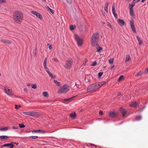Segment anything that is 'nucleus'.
<instances>
[{
	"label": "nucleus",
	"instance_id": "obj_63",
	"mask_svg": "<svg viewBox=\"0 0 148 148\" xmlns=\"http://www.w3.org/2000/svg\"><path fill=\"white\" fill-rule=\"evenodd\" d=\"M15 144H16L17 145H18V143H15Z\"/></svg>",
	"mask_w": 148,
	"mask_h": 148
},
{
	"label": "nucleus",
	"instance_id": "obj_40",
	"mask_svg": "<svg viewBox=\"0 0 148 148\" xmlns=\"http://www.w3.org/2000/svg\"><path fill=\"white\" fill-rule=\"evenodd\" d=\"M6 0H0V3H6Z\"/></svg>",
	"mask_w": 148,
	"mask_h": 148
},
{
	"label": "nucleus",
	"instance_id": "obj_58",
	"mask_svg": "<svg viewBox=\"0 0 148 148\" xmlns=\"http://www.w3.org/2000/svg\"><path fill=\"white\" fill-rule=\"evenodd\" d=\"M85 61L86 62L88 61V60L87 59H85Z\"/></svg>",
	"mask_w": 148,
	"mask_h": 148
},
{
	"label": "nucleus",
	"instance_id": "obj_45",
	"mask_svg": "<svg viewBox=\"0 0 148 148\" xmlns=\"http://www.w3.org/2000/svg\"><path fill=\"white\" fill-rule=\"evenodd\" d=\"M47 60V58H46L45 59V60L44 62V63H43L44 66H45V65H46Z\"/></svg>",
	"mask_w": 148,
	"mask_h": 148
},
{
	"label": "nucleus",
	"instance_id": "obj_55",
	"mask_svg": "<svg viewBox=\"0 0 148 148\" xmlns=\"http://www.w3.org/2000/svg\"><path fill=\"white\" fill-rule=\"evenodd\" d=\"M104 10H105L106 11H108V7L107 6H106L104 8Z\"/></svg>",
	"mask_w": 148,
	"mask_h": 148
},
{
	"label": "nucleus",
	"instance_id": "obj_48",
	"mask_svg": "<svg viewBox=\"0 0 148 148\" xmlns=\"http://www.w3.org/2000/svg\"><path fill=\"white\" fill-rule=\"evenodd\" d=\"M14 146V145L13 144V143H11L9 147H10V148H13Z\"/></svg>",
	"mask_w": 148,
	"mask_h": 148
},
{
	"label": "nucleus",
	"instance_id": "obj_47",
	"mask_svg": "<svg viewBox=\"0 0 148 148\" xmlns=\"http://www.w3.org/2000/svg\"><path fill=\"white\" fill-rule=\"evenodd\" d=\"M31 138L33 139H36L38 138V137L37 136H31Z\"/></svg>",
	"mask_w": 148,
	"mask_h": 148
},
{
	"label": "nucleus",
	"instance_id": "obj_20",
	"mask_svg": "<svg viewBox=\"0 0 148 148\" xmlns=\"http://www.w3.org/2000/svg\"><path fill=\"white\" fill-rule=\"evenodd\" d=\"M8 130V127H0V131H5Z\"/></svg>",
	"mask_w": 148,
	"mask_h": 148
},
{
	"label": "nucleus",
	"instance_id": "obj_1",
	"mask_svg": "<svg viewBox=\"0 0 148 148\" xmlns=\"http://www.w3.org/2000/svg\"><path fill=\"white\" fill-rule=\"evenodd\" d=\"M13 17L15 23L20 24L23 20V14L20 10L15 11L13 13Z\"/></svg>",
	"mask_w": 148,
	"mask_h": 148
},
{
	"label": "nucleus",
	"instance_id": "obj_27",
	"mask_svg": "<svg viewBox=\"0 0 148 148\" xmlns=\"http://www.w3.org/2000/svg\"><path fill=\"white\" fill-rule=\"evenodd\" d=\"M136 38L138 41L139 44L140 45H141L142 43V40L140 39L139 37L138 36H137Z\"/></svg>",
	"mask_w": 148,
	"mask_h": 148
},
{
	"label": "nucleus",
	"instance_id": "obj_15",
	"mask_svg": "<svg viewBox=\"0 0 148 148\" xmlns=\"http://www.w3.org/2000/svg\"><path fill=\"white\" fill-rule=\"evenodd\" d=\"M96 48L97 52L100 53L103 50L102 47H100L99 44L95 46Z\"/></svg>",
	"mask_w": 148,
	"mask_h": 148
},
{
	"label": "nucleus",
	"instance_id": "obj_14",
	"mask_svg": "<svg viewBox=\"0 0 148 148\" xmlns=\"http://www.w3.org/2000/svg\"><path fill=\"white\" fill-rule=\"evenodd\" d=\"M42 95L43 97L45 98H48L49 96V92L46 91L42 92Z\"/></svg>",
	"mask_w": 148,
	"mask_h": 148
},
{
	"label": "nucleus",
	"instance_id": "obj_24",
	"mask_svg": "<svg viewBox=\"0 0 148 148\" xmlns=\"http://www.w3.org/2000/svg\"><path fill=\"white\" fill-rule=\"evenodd\" d=\"M130 13L132 16L134 17L135 16L133 9L130 10Z\"/></svg>",
	"mask_w": 148,
	"mask_h": 148
},
{
	"label": "nucleus",
	"instance_id": "obj_32",
	"mask_svg": "<svg viewBox=\"0 0 148 148\" xmlns=\"http://www.w3.org/2000/svg\"><path fill=\"white\" fill-rule=\"evenodd\" d=\"M143 73L141 71H139L137 73V74L136 75V76H138L139 75H142Z\"/></svg>",
	"mask_w": 148,
	"mask_h": 148
},
{
	"label": "nucleus",
	"instance_id": "obj_50",
	"mask_svg": "<svg viewBox=\"0 0 148 148\" xmlns=\"http://www.w3.org/2000/svg\"><path fill=\"white\" fill-rule=\"evenodd\" d=\"M113 14L115 17L117 18V14L116 13V12L113 13Z\"/></svg>",
	"mask_w": 148,
	"mask_h": 148
},
{
	"label": "nucleus",
	"instance_id": "obj_61",
	"mask_svg": "<svg viewBox=\"0 0 148 148\" xmlns=\"http://www.w3.org/2000/svg\"><path fill=\"white\" fill-rule=\"evenodd\" d=\"M140 0H138L137 1V2H138L140 1Z\"/></svg>",
	"mask_w": 148,
	"mask_h": 148
},
{
	"label": "nucleus",
	"instance_id": "obj_52",
	"mask_svg": "<svg viewBox=\"0 0 148 148\" xmlns=\"http://www.w3.org/2000/svg\"><path fill=\"white\" fill-rule=\"evenodd\" d=\"M112 12L113 13L116 12L115 9L114 7H112Z\"/></svg>",
	"mask_w": 148,
	"mask_h": 148
},
{
	"label": "nucleus",
	"instance_id": "obj_43",
	"mask_svg": "<svg viewBox=\"0 0 148 148\" xmlns=\"http://www.w3.org/2000/svg\"><path fill=\"white\" fill-rule=\"evenodd\" d=\"M97 64V62L96 61H95L92 64H91V66H94L96 65Z\"/></svg>",
	"mask_w": 148,
	"mask_h": 148
},
{
	"label": "nucleus",
	"instance_id": "obj_13",
	"mask_svg": "<svg viewBox=\"0 0 148 148\" xmlns=\"http://www.w3.org/2000/svg\"><path fill=\"white\" fill-rule=\"evenodd\" d=\"M73 97H72L68 99H64L62 100L63 103H68L73 100Z\"/></svg>",
	"mask_w": 148,
	"mask_h": 148
},
{
	"label": "nucleus",
	"instance_id": "obj_21",
	"mask_svg": "<svg viewBox=\"0 0 148 148\" xmlns=\"http://www.w3.org/2000/svg\"><path fill=\"white\" fill-rule=\"evenodd\" d=\"M135 5L134 3V2H132L131 4H130L129 5V8L130 10L133 9V7Z\"/></svg>",
	"mask_w": 148,
	"mask_h": 148
},
{
	"label": "nucleus",
	"instance_id": "obj_25",
	"mask_svg": "<svg viewBox=\"0 0 148 148\" xmlns=\"http://www.w3.org/2000/svg\"><path fill=\"white\" fill-rule=\"evenodd\" d=\"M76 27L75 25H71L69 26V29L71 31L75 29Z\"/></svg>",
	"mask_w": 148,
	"mask_h": 148
},
{
	"label": "nucleus",
	"instance_id": "obj_37",
	"mask_svg": "<svg viewBox=\"0 0 148 148\" xmlns=\"http://www.w3.org/2000/svg\"><path fill=\"white\" fill-rule=\"evenodd\" d=\"M21 107L20 105H15V108L16 109H18Z\"/></svg>",
	"mask_w": 148,
	"mask_h": 148
},
{
	"label": "nucleus",
	"instance_id": "obj_6",
	"mask_svg": "<svg viewBox=\"0 0 148 148\" xmlns=\"http://www.w3.org/2000/svg\"><path fill=\"white\" fill-rule=\"evenodd\" d=\"M3 90L5 93L8 95L10 96L13 95L14 93L13 91L11 89H10L8 87L5 86L3 88Z\"/></svg>",
	"mask_w": 148,
	"mask_h": 148
},
{
	"label": "nucleus",
	"instance_id": "obj_38",
	"mask_svg": "<svg viewBox=\"0 0 148 148\" xmlns=\"http://www.w3.org/2000/svg\"><path fill=\"white\" fill-rule=\"evenodd\" d=\"M19 126L21 128H24L25 127V125L23 123L19 124Z\"/></svg>",
	"mask_w": 148,
	"mask_h": 148
},
{
	"label": "nucleus",
	"instance_id": "obj_10",
	"mask_svg": "<svg viewBox=\"0 0 148 148\" xmlns=\"http://www.w3.org/2000/svg\"><path fill=\"white\" fill-rule=\"evenodd\" d=\"M117 22L119 25L121 26H123L126 24L124 21L121 19H119L117 20Z\"/></svg>",
	"mask_w": 148,
	"mask_h": 148
},
{
	"label": "nucleus",
	"instance_id": "obj_39",
	"mask_svg": "<svg viewBox=\"0 0 148 148\" xmlns=\"http://www.w3.org/2000/svg\"><path fill=\"white\" fill-rule=\"evenodd\" d=\"M49 74V75L51 77V78H54V77L53 75L52 74L50 73L49 71H48V72H47Z\"/></svg>",
	"mask_w": 148,
	"mask_h": 148
},
{
	"label": "nucleus",
	"instance_id": "obj_51",
	"mask_svg": "<svg viewBox=\"0 0 148 148\" xmlns=\"http://www.w3.org/2000/svg\"><path fill=\"white\" fill-rule=\"evenodd\" d=\"M44 66L47 72H48V71H49V70L47 68V65H45V66Z\"/></svg>",
	"mask_w": 148,
	"mask_h": 148
},
{
	"label": "nucleus",
	"instance_id": "obj_26",
	"mask_svg": "<svg viewBox=\"0 0 148 148\" xmlns=\"http://www.w3.org/2000/svg\"><path fill=\"white\" fill-rule=\"evenodd\" d=\"M131 59L130 56L129 55H127L126 57L125 62H127L131 60Z\"/></svg>",
	"mask_w": 148,
	"mask_h": 148
},
{
	"label": "nucleus",
	"instance_id": "obj_23",
	"mask_svg": "<svg viewBox=\"0 0 148 148\" xmlns=\"http://www.w3.org/2000/svg\"><path fill=\"white\" fill-rule=\"evenodd\" d=\"M124 79V76L121 75L119 77V79H118V82H122Z\"/></svg>",
	"mask_w": 148,
	"mask_h": 148
},
{
	"label": "nucleus",
	"instance_id": "obj_62",
	"mask_svg": "<svg viewBox=\"0 0 148 148\" xmlns=\"http://www.w3.org/2000/svg\"><path fill=\"white\" fill-rule=\"evenodd\" d=\"M127 1H130L131 0H126Z\"/></svg>",
	"mask_w": 148,
	"mask_h": 148
},
{
	"label": "nucleus",
	"instance_id": "obj_22",
	"mask_svg": "<svg viewBox=\"0 0 148 148\" xmlns=\"http://www.w3.org/2000/svg\"><path fill=\"white\" fill-rule=\"evenodd\" d=\"M9 138V136H0V138L1 139L5 140H7Z\"/></svg>",
	"mask_w": 148,
	"mask_h": 148
},
{
	"label": "nucleus",
	"instance_id": "obj_17",
	"mask_svg": "<svg viewBox=\"0 0 148 148\" xmlns=\"http://www.w3.org/2000/svg\"><path fill=\"white\" fill-rule=\"evenodd\" d=\"M120 110L122 113L123 116H124L126 113V110L123 108H120Z\"/></svg>",
	"mask_w": 148,
	"mask_h": 148
},
{
	"label": "nucleus",
	"instance_id": "obj_16",
	"mask_svg": "<svg viewBox=\"0 0 148 148\" xmlns=\"http://www.w3.org/2000/svg\"><path fill=\"white\" fill-rule=\"evenodd\" d=\"M33 133H45V132L43 130H34L32 131Z\"/></svg>",
	"mask_w": 148,
	"mask_h": 148
},
{
	"label": "nucleus",
	"instance_id": "obj_42",
	"mask_svg": "<svg viewBox=\"0 0 148 148\" xmlns=\"http://www.w3.org/2000/svg\"><path fill=\"white\" fill-rule=\"evenodd\" d=\"M3 42L5 43H9V44L11 43V42L10 41H9L8 40H3Z\"/></svg>",
	"mask_w": 148,
	"mask_h": 148
},
{
	"label": "nucleus",
	"instance_id": "obj_3",
	"mask_svg": "<svg viewBox=\"0 0 148 148\" xmlns=\"http://www.w3.org/2000/svg\"><path fill=\"white\" fill-rule=\"evenodd\" d=\"M99 37V34L97 33H95L93 34L90 40L91 45L94 47L97 44Z\"/></svg>",
	"mask_w": 148,
	"mask_h": 148
},
{
	"label": "nucleus",
	"instance_id": "obj_64",
	"mask_svg": "<svg viewBox=\"0 0 148 148\" xmlns=\"http://www.w3.org/2000/svg\"><path fill=\"white\" fill-rule=\"evenodd\" d=\"M1 74H0V76H1Z\"/></svg>",
	"mask_w": 148,
	"mask_h": 148
},
{
	"label": "nucleus",
	"instance_id": "obj_41",
	"mask_svg": "<svg viewBox=\"0 0 148 148\" xmlns=\"http://www.w3.org/2000/svg\"><path fill=\"white\" fill-rule=\"evenodd\" d=\"M141 119V116H138L136 117V120L137 121H139V120H140Z\"/></svg>",
	"mask_w": 148,
	"mask_h": 148
},
{
	"label": "nucleus",
	"instance_id": "obj_33",
	"mask_svg": "<svg viewBox=\"0 0 148 148\" xmlns=\"http://www.w3.org/2000/svg\"><path fill=\"white\" fill-rule=\"evenodd\" d=\"M47 46H48L50 50H51L52 49V46L51 44H47Z\"/></svg>",
	"mask_w": 148,
	"mask_h": 148
},
{
	"label": "nucleus",
	"instance_id": "obj_30",
	"mask_svg": "<svg viewBox=\"0 0 148 148\" xmlns=\"http://www.w3.org/2000/svg\"><path fill=\"white\" fill-rule=\"evenodd\" d=\"M47 10L50 12L52 13L53 14L54 13V10L51 8H50L49 7H47Z\"/></svg>",
	"mask_w": 148,
	"mask_h": 148
},
{
	"label": "nucleus",
	"instance_id": "obj_29",
	"mask_svg": "<svg viewBox=\"0 0 148 148\" xmlns=\"http://www.w3.org/2000/svg\"><path fill=\"white\" fill-rule=\"evenodd\" d=\"M31 86L32 88L34 89H36L37 88V85L36 84H31Z\"/></svg>",
	"mask_w": 148,
	"mask_h": 148
},
{
	"label": "nucleus",
	"instance_id": "obj_54",
	"mask_svg": "<svg viewBox=\"0 0 148 148\" xmlns=\"http://www.w3.org/2000/svg\"><path fill=\"white\" fill-rule=\"evenodd\" d=\"M66 2L69 3H70L72 2V0H66Z\"/></svg>",
	"mask_w": 148,
	"mask_h": 148
},
{
	"label": "nucleus",
	"instance_id": "obj_19",
	"mask_svg": "<svg viewBox=\"0 0 148 148\" xmlns=\"http://www.w3.org/2000/svg\"><path fill=\"white\" fill-rule=\"evenodd\" d=\"M117 114V112H115L112 111L110 112L109 115L111 117H114Z\"/></svg>",
	"mask_w": 148,
	"mask_h": 148
},
{
	"label": "nucleus",
	"instance_id": "obj_44",
	"mask_svg": "<svg viewBox=\"0 0 148 148\" xmlns=\"http://www.w3.org/2000/svg\"><path fill=\"white\" fill-rule=\"evenodd\" d=\"M103 112L101 110H100L99 112V114L100 116H102L103 115Z\"/></svg>",
	"mask_w": 148,
	"mask_h": 148
},
{
	"label": "nucleus",
	"instance_id": "obj_4",
	"mask_svg": "<svg viewBox=\"0 0 148 148\" xmlns=\"http://www.w3.org/2000/svg\"><path fill=\"white\" fill-rule=\"evenodd\" d=\"M73 63V60L72 58L68 59L66 61L64 67L66 69H70L72 67Z\"/></svg>",
	"mask_w": 148,
	"mask_h": 148
},
{
	"label": "nucleus",
	"instance_id": "obj_5",
	"mask_svg": "<svg viewBox=\"0 0 148 148\" xmlns=\"http://www.w3.org/2000/svg\"><path fill=\"white\" fill-rule=\"evenodd\" d=\"M69 90V86L65 84L61 87L58 90L59 93H65L68 91Z\"/></svg>",
	"mask_w": 148,
	"mask_h": 148
},
{
	"label": "nucleus",
	"instance_id": "obj_35",
	"mask_svg": "<svg viewBox=\"0 0 148 148\" xmlns=\"http://www.w3.org/2000/svg\"><path fill=\"white\" fill-rule=\"evenodd\" d=\"M10 144L11 143L6 144L2 145V146L4 147H9L10 145Z\"/></svg>",
	"mask_w": 148,
	"mask_h": 148
},
{
	"label": "nucleus",
	"instance_id": "obj_8",
	"mask_svg": "<svg viewBox=\"0 0 148 148\" xmlns=\"http://www.w3.org/2000/svg\"><path fill=\"white\" fill-rule=\"evenodd\" d=\"M31 12L32 14L35 15L40 20H42L43 19V16L42 15L38 12L36 11H33Z\"/></svg>",
	"mask_w": 148,
	"mask_h": 148
},
{
	"label": "nucleus",
	"instance_id": "obj_9",
	"mask_svg": "<svg viewBox=\"0 0 148 148\" xmlns=\"http://www.w3.org/2000/svg\"><path fill=\"white\" fill-rule=\"evenodd\" d=\"M23 114L29 115L31 116H34L36 115L37 112L33 111L24 112L22 113Z\"/></svg>",
	"mask_w": 148,
	"mask_h": 148
},
{
	"label": "nucleus",
	"instance_id": "obj_7",
	"mask_svg": "<svg viewBox=\"0 0 148 148\" xmlns=\"http://www.w3.org/2000/svg\"><path fill=\"white\" fill-rule=\"evenodd\" d=\"M74 38L77 41L78 45L79 46H81L83 44V40L79 37V36L77 34L74 35Z\"/></svg>",
	"mask_w": 148,
	"mask_h": 148
},
{
	"label": "nucleus",
	"instance_id": "obj_11",
	"mask_svg": "<svg viewBox=\"0 0 148 148\" xmlns=\"http://www.w3.org/2000/svg\"><path fill=\"white\" fill-rule=\"evenodd\" d=\"M139 103L138 102L134 101L130 103V106L132 107L136 108L138 107L139 105Z\"/></svg>",
	"mask_w": 148,
	"mask_h": 148
},
{
	"label": "nucleus",
	"instance_id": "obj_59",
	"mask_svg": "<svg viewBox=\"0 0 148 148\" xmlns=\"http://www.w3.org/2000/svg\"><path fill=\"white\" fill-rule=\"evenodd\" d=\"M27 86H30V84H29L28 83L27 84Z\"/></svg>",
	"mask_w": 148,
	"mask_h": 148
},
{
	"label": "nucleus",
	"instance_id": "obj_31",
	"mask_svg": "<svg viewBox=\"0 0 148 148\" xmlns=\"http://www.w3.org/2000/svg\"><path fill=\"white\" fill-rule=\"evenodd\" d=\"M107 25L108 26H109L111 29H114L113 27L108 22L107 23Z\"/></svg>",
	"mask_w": 148,
	"mask_h": 148
},
{
	"label": "nucleus",
	"instance_id": "obj_36",
	"mask_svg": "<svg viewBox=\"0 0 148 148\" xmlns=\"http://www.w3.org/2000/svg\"><path fill=\"white\" fill-rule=\"evenodd\" d=\"M103 72H100L98 74V77L100 78L103 75Z\"/></svg>",
	"mask_w": 148,
	"mask_h": 148
},
{
	"label": "nucleus",
	"instance_id": "obj_46",
	"mask_svg": "<svg viewBox=\"0 0 148 148\" xmlns=\"http://www.w3.org/2000/svg\"><path fill=\"white\" fill-rule=\"evenodd\" d=\"M53 60L54 61H55V62H58V59L57 58H53Z\"/></svg>",
	"mask_w": 148,
	"mask_h": 148
},
{
	"label": "nucleus",
	"instance_id": "obj_56",
	"mask_svg": "<svg viewBox=\"0 0 148 148\" xmlns=\"http://www.w3.org/2000/svg\"><path fill=\"white\" fill-rule=\"evenodd\" d=\"M145 73H148V68H147L145 69Z\"/></svg>",
	"mask_w": 148,
	"mask_h": 148
},
{
	"label": "nucleus",
	"instance_id": "obj_57",
	"mask_svg": "<svg viewBox=\"0 0 148 148\" xmlns=\"http://www.w3.org/2000/svg\"><path fill=\"white\" fill-rule=\"evenodd\" d=\"M114 67V65H112L111 67V68H110V69H113Z\"/></svg>",
	"mask_w": 148,
	"mask_h": 148
},
{
	"label": "nucleus",
	"instance_id": "obj_12",
	"mask_svg": "<svg viewBox=\"0 0 148 148\" xmlns=\"http://www.w3.org/2000/svg\"><path fill=\"white\" fill-rule=\"evenodd\" d=\"M69 116L71 119L74 120L76 119L77 114L75 112H73L69 114Z\"/></svg>",
	"mask_w": 148,
	"mask_h": 148
},
{
	"label": "nucleus",
	"instance_id": "obj_34",
	"mask_svg": "<svg viewBox=\"0 0 148 148\" xmlns=\"http://www.w3.org/2000/svg\"><path fill=\"white\" fill-rule=\"evenodd\" d=\"M53 82L57 86H59L60 85V83L56 80H54Z\"/></svg>",
	"mask_w": 148,
	"mask_h": 148
},
{
	"label": "nucleus",
	"instance_id": "obj_53",
	"mask_svg": "<svg viewBox=\"0 0 148 148\" xmlns=\"http://www.w3.org/2000/svg\"><path fill=\"white\" fill-rule=\"evenodd\" d=\"M12 128L13 129H18V127L17 126H12Z\"/></svg>",
	"mask_w": 148,
	"mask_h": 148
},
{
	"label": "nucleus",
	"instance_id": "obj_60",
	"mask_svg": "<svg viewBox=\"0 0 148 148\" xmlns=\"http://www.w3.org/2000/svg\"><path fill=\"white\" fill-rule=\"evenodd\" d=\"M145 1V0H142V2H143Z\"/></svg>",
	"mask_w": 148,
	"mask_h": 148
},
{
	"label": "nucleus",
	"instance_id": "obj_18",
	"mask_svg": "<svg viewBox=\"0 0 148 148\" xmlns=\"http://www.w3.org/2000/svg\"><path fill=\"white\" fill-rule=\"evenodd\" d=\"M130 25L131 27V28L132 31L134 32H135L136 29L135 26L134 25V23L133 21H132L130 22Z\"/></svg>",
	"mask_w": 148,
	"mask_h": 148
},
{
	"label": "nucleus",
	"instance_id": "obj_2",
	"mask_svg": "<svg viewBox=\"0 0 148 148\" xmlns=\"http://www.w3.org/2000/svg\"><path fill=\"white\" fill-rule=\"evenodd\" d=\"M106 84V82H102L91 84L88 86L87 91L88 92H93Z\"/></svg>",
	"mask_w": 148,
	"mask_h": 148
},
{
	"label": "nucleus",
	"instance_id": "obj_28",
	"mask_svg": "<svg viewBox=\"0 0 148 148\" xmlns=\"http://www.w3.org/2000/svg\"><path fill=\"white\" fill-rule=\"evenodd\" d=\"M114 60V59L113 58H110L109 59V62L110 64H112Z\"/></svg>",
	"mask_w": 148,
	"mask_h": 148
},
{
	"label": "nucleus",
	"instance_id": "obj_49",
	"mask_svg": "<svg viewBox=\"0 0 148 148\" xmlns=\"http://www.w3.org/2000/svg\"><path fill=\"white\" fill-rule=\"evenodd\" d=\"M23 91L24 92H27L28 91V89L27 88H25L23 89Z\"/></svg>",
	"mask_w": 148,
	"mask_h": 148
}]
</instances>
